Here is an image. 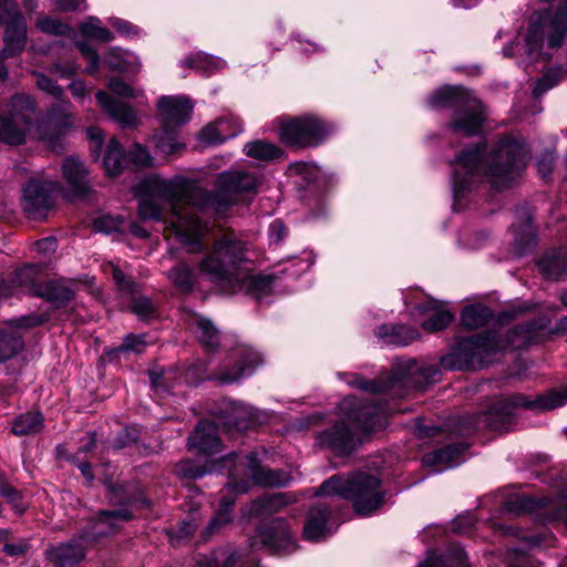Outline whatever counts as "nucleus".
<instances>
[{
  "instance_id": "nucleus-1",
  "label": "nucleus",
  "mask_w": 567,
  "mask_h": 567,
  "mask_svg": "<svg viewBox=\"0 0 567 567\" xmlns=\"http://www.w3.org/2000/svg\"><path fill=\"white\" fill-rule=\"evenodd\" d=\"M256 186V177L240 171L221 173L215 192H207L190 181L166 184L164 193L171 208L172 230L189 252L200 251L206 225L198 214L207 209L224 213L235 203L234 194L254 190Z\"/></svg>"
},
{
  "instance_id": "nucleus-2",
  "label": "nucleus",
  "mask_w": 567,
  "mask_h": 567,
  "mask_svg": "<svg viewBox=\"0 0 567 567\" xmlns=\"http://www.w3.org/2000/svg\"><path fill=\"white\" fill-rule=\"evenodd\" d=\"M526 158L525 144H470L451 163L454 192L461 195L483 179L498 189L511 187Z\"/></svg>"
},
{
  "instance_id": "nucleus-3",
  "label": "nucleus",
  "mask_w": 567,
  "mask_h": 567,
  "mask_svg": "<svg viewBox=\"0 0 567 567\" xmlns=\"http://www.w3.org/2000/svg\"><path fill=\"white\" fill-rule=\"evenodd\" d=\"M198 269L200 275L227 293L241 291L260 299L272 291L274 277L251 274L246 244L233 231L215 239Z\"/></svg>"
},
{
  "instance_id": "nucleus-4",
  "label": "nucleus",
  "mask_w": 567,
  "mask_h": 567,
  "mask_svg": "<svg viewBox=\"0 0 567 567\" xmlns=\"http://www.w3.org/2000/svg\"><path fill=\"white\" fill-rule=\"evenodd\" d=\"M339 409L341 419L316 435V444L337 456L352 454L370 433L386 424L388 410L374 401L348 396L340 402Z\"/></svg>"
},
{
  "instance_id": "nucleus-5",
  "label": "nucleus",
  "mask_w": 567,
  "mask_h": 567,
  "mask_svg": "<svg viewBox=\"0 0 567 567\" xmlns=\"http://www.w3.org/2000/svg\"><path fill=\"white\" fill-rule=\"evenodd\" d=\"M440 370L434 365H422L415 360L398 361L391 373L374 380H365L353 375L349 384L364 392L373 394H389L392 398H402L409 390H424L429 384L439 380Z\"/></svg>"
},
{
  "instance_id": "nucleus-6",
  "label": "nucleus",
  "mask_w": 567,
  "mask_h": 567,
  "mask_svg": "<svg viewBox=\"0 0 567 567\" xmlns=\"http://www.w3.org/2000/svg\"><path fill=\"white\" fill-rule=\"evenodd\" d=\"M561 399L557 394L528 396L513 393L494 401L486 411L468 417L466 432L474 430L504 431L512 423L517 409L539 412L559 408Z\"/></svg>"
},
{
  "instance_id": "nucleus-7",
  "label": "nucleus",
  "mask_w": 567,
  "mask_h": 567,
  "mask_svg": "<svg viewBox=\"0 0 567 567\" xmlns=\"http://www.w3.org/2000/svg\"><path fill=\"white\" fill-rule=\"evenodd\" d=\"M131 518L132 513L127 508L100 512L90 529L85 530L79 539L48 549L45 551L47 557L53 564V567H74L85 556L86 546L84 543L96 542L101 537L116 533L121 527L120 523L127 522Z\"/></svg>"
},
{
  "instance_id": "nucleus-8",
  "label": "nucleus",
  "mask_w": 567,
  "mask_h": 567,
  "mask_svg": "<svg viewBox=\"0 0 567 567\" xmlns=\"http://www.w3.org/2000/svg\"><path fill=\"white\" fill-rule=\"evenodd\" d=\"M547 31V47L551 50L561 48L567 35V0H559L555 10L546 8L532 14L524 38L528 58L542 54Z\"/></svg>"
},
{
  "instance_id": "nucleus-9",
  "label": "nucleus",
  "mask_w": 567,
  "mask_h": 567,
  "mask_svg": "<svg viewBox=\"0 0 567 567\" xmlns=\"http://www.w3.org/2000/svg\"><path fill=\"white\" fill-rule=\"evenodd\" d=\"M380 480L370 474L357 473L343 481L334 475L324 481L318 495H340L353 503V509L360 515H370L383 503V493L380 491Z\"/></svg>"
},
{
  "instance_id": "nucleus-10",
  "label": "nucleus",
  "mask_w": 567,
  "mask_h": 567,
  "mask_svg": "<svg viewBox=\"0 0 567 567\" xmlns=\"http://www.w3.org/2000/svg\"><path fill=\"white\" fill-rule=\"evenodd\" d=\"M502 349V341L494 330L458 340L454 349L441 358L445 370H477L489 364L493 355Z\"/></svg>"
},
{
  "instance_id": "nucleus-11",
  "label": "nucleus",
  "mask_w": 567,
  "mask_h": 567,
  "mask_svg": "<svg viewBox=\"0 0 567 567\" xmlns=\"http://www.w3.org/2000/svg\"><path fill=\"white\" fill-rule=\"evenodd\" d=\"M274 123L279 130V142H323L336 136L339 126L313 114L282 115Z\"/></svg>"
},
{
  "instance_id": "nucleus-12",
  "label": "nucleus",
  "mask_w": 567,
  "mask_h": 567,
  "mask_svg": "<svg viewBox=\"0 0 567 567\" xmlns=\"http://www.w3.org/2000/svg\"><path fill=\"white\" fill-rule=\"evenodd\" d=\"M194 109V101L186 94L162 95L156 102V115L164 137L157 142H178Z\"/></svg>"
},
{
  "instance_id": "nucleus-13",
  "label": "nucleus",
  "mask_w": 567,
  "mask_h": 567,
  "mask_svg": "<svg viewBox=\"0 0 567 567\" xmlns=\"http://www.w3.org/2000/svg\"><path fill=\"white\" fill-rule=\"evenodd\" d=\"M461 107H457L445 123V128L454 136L463 138L477 137L480 142H488L485 138V125L487 111L483 101L476 93Z\"/></svg>"
},
{
  "instance_id": "nucleus-14",
  "label": "nucleus",
  "mask_w": 567,
  "mask_h": 567,
  "mask_svg": "<svg viewBox=\"0 0 567 567\" xmlns=\"http://www.w3.org/2000/svg\"><path fill=\"white\" fill-rule=\"evenodd\" d=\"M59 183L43 177H32L22 189V209L31 219H43L53 206V193Z\"/></svg>"
},
{
  "instance_id": "nucleus-15",
  "label": "nucleus",
  "mask_w": 567,
  "mask_h": 567,
  "mask_svg": "<svg viewBox=\"0 0 567 567\" xmlns=\"http://www.w3.org/2000/svg\"><path fill=\"white\" fill-rule=\"evenodd\" d=\"M475 94L473 89L462 84H443L431 91L423 100L425 109L431 111L453 110V112L470 102Z\"/></svg>"
},
{
  "instance_id": "nucleus-16",
  "label": "nucleus",
  "mask_w": 567,
  "mask_h": 567,
  "mask_svg": "<svg viewBox=\"0 0 567 567\" xmlns=\"http://www.w3.org/2000/svg\"><path fill=\"white\" fill-rule=\"evenodd\" d=\"M244 131L241 118L235 114H223L204 125L196 134V142H227Z\"/></svg>"
},
{
  "instance_id": "nucleus-17",
  "label": "nucleus",
  "mask_w": 567,
  "mask_h": 567,
  "mask_svg": "<svg viewBox=\"0 0 567 567\" xmlns=\"http://www.w3.org/2000/svg\"><path fill=\"white\" fill-rule=\"evenodd\" d=\"M3 27L1 49L4 58H19L25 50L28 44V23L22 12L0 23Z\"/></svg>"
},
{
  "instance_id": "nucleus-18",
  "label": "nucleus",
  "mask_w": 567,
  "mask_h": 567,
  "mask_svg": "<svg viewBox=\"0 0 567 567\" xmlns=\"http://www.w3.org/2000/svg\"><path fill=\"white\" fill-rule=\"evenodd\" d=\"M61 171L72 196L84 197L92 192L91 173L80 157L76 155L65 157Z\"/></svg>"
},
{
  "instance_id": "nucleus-19",
  "label": "nucleus",
  "mask_w": 567,
  "mask_h": 567,
  "mask_svg": "<svg viewBox=\"0 0 567 567\" xmlns=\"http://www.w3.org/2000/svg\"><path fill=\"white\" fill-rule=\"evenodd\" d=\"M241 464L245 466V474L262 487H285L292 481L290 472L261 465L254 453L246 455Z\"/></svg>"
},
{
  "instance_id": "nucleus-20",
  "label": "nucleus",
  "mask_w": 567,
  "mask_h": 567,
  "mask_svg": "<svg viewBox=\"0 0 567 567\" xmlns=\"http://www.w3.org/2000/svg\"><path fill=\"white\" fill-rule=\"evenodd\" d=\"M38 128L42 135L39 142H60L73 128L72 116L53 104L40 120Z\"/></svg>"
},
{
  "instance_id": "nucleus-21",
  "label": "nucleus",
  "mask_w": 567,
  "mask_h": 567,
  "mask_svg": "<svg viewBox=\"0 0 567 567\" xmlns=\"http://www.w3.org/2000/svg\"><path fill=\"white\" fill-rule=\"evenodd\" d=\"M260 544L274 551L290 550L293 539L288 523L282 518L271 519L258 528Z\"/></svg>"
},
{
  "instance_id": "nucleus-22",
  "label": "nucleus",
  "mask_w": 567,
  "mask_h": 567,
  "mask_svg": "<svg viewBox=\"0 0 567 567\" xmlns=\"http://www.w3.org/2000/svg\"><path fill=\"white\" fill-rule=\"evenodd\" d=\"M99 106L117 123L123 130H132L137 126V116L131 105L115 99L106 91L99 90L95 93Z\"/></svg>"
},
{
  "instance_id": "nucleus-23",
  "label": "nucleus",
  "mask_w": 567,
  "mask_h": 567,
  "mask_svg": "<svg viewBox=\"0 0 567 567\" xmlns=\"http://www.w3.org/2000/svg\"><path fill=\"white\" fill-rule=\"evenodd\" d=\"M187 441L190 451L205 455L219 453L223 446L217 425L208 420L199 421Z\"/></svg>"
},
{
  "instance_id": "nucleus-24",
  "label": "nucleus",
  "mask_w": 567,
  "mask_h": 567,
  "mask_svg": "<svg viewBox=\"0 0 567 567\" xmlns=\"http://www.w3.org/2000/svg\"><path fill=\"white\" fill-rule=\"evenodd\" d=\"M260 363L261 357L258 352L250 349H244L240 351L238 360L234 367L229 369L221 368L209 377V379L216 380L223 384H230L243 378L251 375L255 368Z\"/></svg>"
},
{
  "instance_id": "nucleus-25",
  "label": "nucleus",
  "mask_w": 567,
  "mask_h": 567,
  "mask_svg": "<svg viewBox=\"0 0 567 567\" xmlns=\"http://www.w3.org/2000/svg\"><path fill=\"white\" fill-rule=\"evenodd\" d=\"M537 269L545 280L560 281L567 276V248L554 247L537 260Z\"/></svg>"
},
{
  "instance_id": "nucleus-26",
  "label": "nucleus",
  "mask_w": 567,
  "mask_h": 567,
  "mask_svg": "<svg viewBox=\"0 0 567 567\" xmlns=\"http://www.w3.org/2000/svg\"><path fill=\"white\" fill-rule=\"evenodd\" d=\"M546 322L543 319H534L513 327L506 334L507 343L516 349L525 348L544 340Z\"/></svg>"
},
{
  "instance_id": "nucleus-27",
  "label": "nucleus",
  "mask_w": 567,
  "mask_h": 567,
  "mask_svg": "<svg viewBox=\"0 0 567 567\" xmlns=\"http://www.w3.org/2000/svg\"><path fill=\"white\" fill-rule=\"evenodd\" d=\"M331 514L328 505H317L309 509L303 526V537L308 540H319L328 534L327 522Z\"/></svg>"
},
{
  "instance_id": "nucleus-28",
  "label": "nucleus",
  "mask_w": 567,
  "mask_h": 567,
  "mask_svg": "<svg viewBox=\"0 0 567 567\" xmlns=\"http://www.w3.org/2000/svg\"><path fill=\"white\" fill-rule=\"evenodd\" d=\"M34 295L49 301L53 307H64L74 296V291L62 281H48L34 289Z\"/></svg>"
},
{
  "instance_id": "nucleus-29",
  "label": "nucleus",
  "mask_w": 567,
  "mask_h": 567,
  "mask_svg": "<svg viewBox=\"0 0 567 567\" xmlns=\"http://www.w3.org/2000/svg\"><path fill=\"white\" fill-rule=\"evenodd\" d=\"M223 60L205 52H197L179 62L184 69L193 70L200 75L210 76L221 68Z\"/></svg>"
},
{
  "instance_id": "nucleus-30",
  "label": "nucleus",
  "mask_w": 567,
  "mask_h": 567,
  "mask_svg": "<svg viewBox=\"0 0 567 567\" xmlns=\"http://www.w3.org/2000/svg\"><path fill=\"white\" fill-rule=\"evenodd\" d=\"M463 443L450 444L442 449L425 454L422 458L424 466L451 467L456 464V458L465 451Z\"/></svg>"
},
{
  "instance_id": "nucleus-31",
  "label": "nucleus",
  "mask_w": 567,
  "mask_h": 567,
  "mask_svg": "<svg viewBox=\"0 0 567 567\" xmlns=\"http://www.w3.org/2000/svg\"><path fill=\"white\" fill-rule=\"evenodd\" d=\"M93 228L95 231L104 234L130 230L136 237H142V228L137 224L112 215H103L96 218Z\"/></svg>"
},
{
  "instance_id": "nucleus-32",
  "label": "nucleus",
  "mask_w": 567,
  "mask_h": 567,
  "mask_svg": "<svg viewBox=\"0 0 567 567\" xmlns=\"http://www.w3.org/2000/svg\"><path fill=\"white\" fill-rule=\"evenodd\" d=\"M296 499V496L291 493L278 492L265 494L254 502V509L260 515L272 514L295 503Z\"/></svg>"
},
{
  "instance_id": "nucleus-33",
  "label": "nucleus",
  "mask_w": 567,
  "mask_h": 567,
  "mask_svg": "<svg viewBox=\"0 0 567 567\" xmlns=\"http://www.w3.org/2000/svg\"><path fill=\"white\" fill-rule=\"evenodd\" d=\"M419 567H468V565L464 549L455 546L440 556L430 554Z\"/></svg>"
},
{
  "instance_id": "nucleus-34",
  "label": "nucleus",
  "mask_w": 567,
  "mask_h": 567,
  "mask_svg": "<svg viewBox=\"0 0 567 567\" xmlns=\"http://www.w3.org/2000/svg\"><path fill=\"white\" fill-rule=\"evenodd\" d=\"M378 336L380 338L386 339L388 343L395 346H408L413 340L417 339L419 332L415 328L405 324H383L379 328Z\"/></svg>"
},
{
  "instance_id": "nucleus-35",
  "label": "nucleus",
  "mask_w": 567,
  "mask_h": 567,
  "mask_svg": "<svg viewBox=\"0 0 567 567\" xmlns=\"http://www.w3.org/2000/svg\"><path fill=\"white\" fill-rule=\"evenodd\" d=\"M493 318V311L483 305L466 306L461 315L463 326L471 330L486 326Z\"/></svg>"
},
{
  "instance_id": "nucleus-36",
  "label": "nucleus",
  "mask_w": 567,
  "mask_h": 567,
  "mask_svg": "<svg viewBox=\"0 0 567 567\" xmlns=\"http://www.w3.org/2000/svg\"><path fill=\"white\" fill-rule=\"evenodd\" d=\"M199 526L198 512L189 513L184 519L172 526L167 530L169 540L173 545H179L183 540L187 539L197 530Z\"/></svg>"
},
{
  "instance_id": "nucleus-37",
  "label": "nucleus",
  "mask_w": 567,
  "mask_h": 567,
  "mask_svg": "<svg viewBox=\"0 0 567 567\" xmlns=\"http://www.w3.org/2000/svg\"><path fill=\"white\" fill-rule=\"evenodd\" d=\"M128 162L130 158L124 152L122 144H107L103 157V165L109 175L116 176L121 174Z\"/></svg>"
},
{
  "instance_id": "nucleus-38",
  "label": "nucleus",
  "mask_w": 567,
  "mask_h": 567,
  "mask_svg": "<svg viewBox=\"0 0 567 567\" xmlns=\"http://www.w3.org/2000/svg\"><path fill=\"white\" fill-rule=\"evenodd\" d=\"M44 419L40 412H27L14 419L12 432L16 435H32L43 429Z\"/></svg>"
},
{
  "instance_id": "nucleus-39",
  "label": "nucleus",
  "mask_w": 567,
  "mask_h": 567,
  "mask_svg": "<svg viewBox=\"0 0 567 567\" xmlns=\"http://www.w3.org/2000/svg\"><path fill=\"white\" fill-rule=\"evenodd\" d=\"M256 421L255 411L241 403H235L231 406V412L227 419V426L229 430L245 431L249 429Z\"/></svg>"
},
{
  "instance_id": "nucleus-40",
  "label": "nucleus",
  "mask_w": 567,
  "mask_h": 567,
  "mask_svg": "<svg viewBox=\"0 0 567 567\" xmlns=\"http://www.w3.org/2000/svg\"><path fill=\"white\" fill-rule=\"evenodd\" d=\"M151 388L156 393L168 392L176 384L178 372L174 369L164 370L163 368L154 367L148 371Z\"/></svg>"
},
{
  "instance_id": "nucleus-41",
  "label": "nucleus",
  "mask_w": 567,
  "mask_h": 567,
  "mask_svg": "<svg viewBox=\"0 0 567 567\" xmlns=\"http://www.w3.org/2000/svg\"><path fill=\"white\" fill-rule=\"evenodd\" d=\"M196 337L200 344L208 350H215L219 347V331L214 323L205 318H196Z\"/></svg>"
},
{
  "instance_id": "nucleus-42",
  "label": "nucleus",
  "mask_w": 567,
  "mask_h": 567,
  "mask_svg": "<svg viewBox=\"0 0 567 567\" xmlns=\"http://www.w3.org/2000/svg\"><path fill=\"white\" fill-rule=\"evenodd\" d=\"M244 153L257 162H274L284 156V151L276 144H245Z\"/></svg>"
},
{
  "instance_id": "nucleus-43",
  "label": "nucleus",
  "mask_w": 567,
  "mask_h": 567,
  "mask_svg": "<svg viewBox=\"0 0 567 567\" xmlns=\"http://www.w3.org/2000/svg\"><path fill=\"white\" fill-rule=\"evenodd\" d=\"M548 498H535L527 495H516L507 502L508 509L517 515L532 514L542 509L548 503Z\"/></svg>"
},
{
  "instance_id": "nucleus-44",
  "label": "nucleus",
  "mask_w": 567,
  "mask_h": 567,
  "mask_svg": "<svg viewBox=\"0 0 567 567\" xmlns=\"http://www.w3.org/2000/svg\"><path fill=\"white\" fill-rule=\"evenodd\" d=\"M27 142L23 132L18 127L14 113L0 114V142Z\"/></svg>"
},
{
  "instance_id": "nucleus-45",
  "label": "nucleus",
  "mask_w": 567,
  "mask_h": 567,
  "mask_svg": "<svg viewBox=\"0 0 567 567\" xmlns=\"http://www.w3.org/2000/svg\"><path fill=\"white\" fill-rule=\"evenodd\" d=\"M40 271L38 265H27L18 269L12 276V284L17 287L29 288L30 292L34 295V289L43 284H37V276Z\"/></svg>"
},
{
  "instance_id": "nucleus-46",
  "label": "nucleus",
  "mask_w": 567,
  "mask_h": 567,
  "mask_svg": "<svg viewBox=\"0 0 567 567\" xmlns=\"http://www.w3.org/2000/svg\"><path fill=\"white\" fill-rule=\"evenodd\" d=\"M38 29L49 35L65 37L72 31V28L61 20L52 17H42L37 20Z\"/></svg>"
},
{
  "instance_id": "nucleus-47",
  "label": "nucleus",
  "mask_w": 567,
  "mask_h": 567,
  "mask_svg": "<svg viewBox=\"0 0 567 567\" xmlns=\"http://www.w3.org/2000/svg\"><path fill=\"white\" fill-rule=\"evenodd\" d=\"M175 474L181 478L196 480L200 478L212 470L206 466L198 465L193 460H183L175 465Z\"/></svg>"
},
{
  "instance_id": "nucleus-48",
  "label": "nucleus",
  "mask_w": 567,
  "mask_h": 567,
  "mask_svg": "<svg viewBox=\"0 0 567 567\" xmlns=\"http://www.w3.org/2000/svg\"><path fill=\"white\" fill-rule=\"evenodd\" d=\"M171 279L173 282L178 286L184 291H190L194 282L195 275L190 267L187 265L181 264L174 267L171 272Z\"/></svg>"
},
{
  "instance_id": "nucleus-49",
  "label": "nucleus",
  "mask_w": 567,
  "mask_h": 567,
  "mask_svg": "<svg viewBox=\"0 0 567 567\" xmlns=\"http://www.w3.org/2000/svg\"><path fill=\"white\" fill-rule=\"evenodd\" d=\"M514 243L518 255H524L533 249L537 244L534 229L529 225H526L522 230H515Z\"/></svg>"
},
{
  "instance_id": "nucleus-50",
  "label": "nucleus",
  "mask_w": 567,
  "mask_h": 567,
  "mask_svg": "<svg viewBox=\"0 0 567 567\" xmlns=\"http://www.w3.org/2000/svg\"><path fill=\"white\" fill-rule=\"evenodd\" d=\"M22 347L20 337L0 332V362L12 358Z\"/></svg>"
},
{
  "instance_id": "nucleus-51",
  "label": "nucleus",
  "mask_w": 567,
  "mask_h": 567,
  "mask_svg": "<svg viewBox=\"0 0 567 567\" xmlns=\"http://www.w3.org/2000/svg\"><path fill=\"white\" fill-rule=\"evenodd\" d=\"M76 49L81 55L87 60V73L94 74L100 68L101 58L99 52L86 40H80L75 43Z\"/></svg>"
},
{
  "instance_id": "nucleus-52",
  "label": "nucleus",
  "mask_w": 567,
  "mask_h": 567,
  "mask_svg": "<svg viewBox=\"0 0 567 567\" xmlns=\"http://www.w3.org/2000/svg\"><path fill=\"white\" fill-rule=\"evenodd\" d=\"M453 319L454 315L450 311L439 310L423 322V328L430 332H435L446 328Z\"/></svg>"
},
{
  "instance_id": "nucleus-53",
  "label": "nucleus",
  "mask_w": 567,
  "mask_h": 567,
  "mask_svg": "<svg viewBox=\"0 0 567 567\" xmlns=\"http://www.w3.org/2000/svg\"><path fill=\"white\" fill-rule=\"evenodd\" d=\"M563 79V74L560 72V70H557V71H548L546 73H544V75L537 80L535 86H534V90H533V93L534 95H540L545 92H547L548 90L555 87L556 85H558L560 83Z\"/></svg>"
},
{
  "instance_id": "nucleus-54",
  "label": "nucleus",
  "mask_w": 567,
  "mask_h": 567,
  "mask_svg": "<svg viewBox=\"0 0 567 567\" xmlns=\"http://www.w3.org/2000/svg\"><path fill=\"white\" fill-rule=\"evenodd\" d=\"M107 89L114 95L120 97L132 99L134 97V89L126 83L121 76H111L106 83Z\"/></svg>"
},
{
  "instance_id": "nucleus-55",
  "label": "nucleus",
  "mask_w": 567,
  "mask_h": 567,
  "mask_svg": "<svg viewBox=\"0 0 567 567\" xmlns=\"http://www.w3.org/2000/svg\"><path fill=\"white\" fill-rule=\"evenodd\" d=\"M37 85L41 91L47 92L56 100L62 101L64 97L63 87L59 85L55 80L45 74H40L38 76Z\"/></svg>"
},
{
  "instance_id": "nucleus-56",
  "label": "nucleus",
  "mask_w": 567,
  "mask_h": 567,
  "mask_svg": "<svg viewBox=\"0 0 567 567\" xmlns=\"http://www.w3.org/2000/svg\"><path fill=\"white\" fill-rule=\"evenodd\" d=\"M555 163V150H546L543 155L537 158L536 165L543 178L550 175Z\"/></svg>"
},
{
  "instance_id": "nucleus-57",
  "label": "nucleus",
  "mask_w": 567,
  "mask_h": 567,
  "mask_svg": "<svg viewBox=\"0 0 567 567\" xmlns=\"http://www.w3.org/2000/svg\"><path fill=\"white\" fill-rule=\"evenodd\" d=\"M228 523H230V515L227 513V511L218 509L216 515L208 523L205 534L212 535L214 533H217L219 529H221Z\"/></svg>"
},
{
  "instance_id": "nucleus-58",
  "label": "nucleus",
  "mask_w": 567,
  "mask_h": 567,
  "mask_svg": "<svg viewBox=\"0 0 567 567\" xmlns=\"http://www.w3.org/2000/svg\"><path fill=\"white\" fill-rule=\"evenodd\" d=\"M0 494L6 497L14 508H17L19 512H23V508L19 506L20 492L18 489L8 483L0 481Z\"/></svg>"
},
{
  "instance_id": "nucleus-59",
  "label": "nucleus",
  "mask_w": 567,
  "mask_h": 567,
  "mask_svg": "<svg viewBox=\"0 0 567 567\" xmlns=\"http://www.w3.org/2000/svg\"><path fill=\"white\" fill-rule=\"evenodd\" d=\"M20 12L21 10L16 0H0V23H6L8 19Z\"/></svg>"
},
{
  "instance_id": "nucleus-60",
  "label": "nucleus",
  "mask_w": 567,
  "mask_h": 567,
  "mask_svg": "<svg viewBox=\"0 0 567 567\" xmlns=\"http://www.w3.org/2000/svg\"><path fill=\"white\" fill-rule=\"evenodd\" d=\"M288 234L287 227L279 219L274 220L269 226V236L275 244L281 243Z\"/></svg>"
},
{
  "instance_id": "nucleus-61",
  "label": "nucleus",
  "mask_w": 567,
  "mask_h": 567,
  "mask_svg": "<svg viewBox=\"0 0 567 567\" xmlns=\"http://www.w3.org/2000/svg\"><path fill=\"white\" fill-rule=\"evenodd\" d=\"M114 280L117 282L120 290L127 296L134 293L135 284L125 277L124 272L120 269L113 271Z\"/></svg>"
},
{
  "instance_id": "nucleus-62",
  "label": "nucleus",
  "mask_w": 567,
  "mask_h": 567,
  "mask_svg": "<svg viewBox=\"0 0 567 567\" xmlns=\"http://www.w3.org/2000/svg\"><path fill=\"white\" fill-rule=\"evenodd\" d=\"M142 344V339L140 336L128 334L125 337L123 343L117 347L114 351L118 353H125L128 351L140 352V346Z\"/></svg>"
},
{
  "instance_id": "nucleus-63",
  "label": "nucleus",
  "mask_w": 567,
  "mask_h": 567,
  "mask_svg": "<svg viewBox=\"0 0 567 567\" xmlns=\"http://www.w3.org/2000/svg\"><path fill=\"white\" fill-rule=\"evenodd\" d=\"M34 250L42 255H50L56 250V239L47 237L34 244Z\"/></svg>"
},
{
  "instance_id": "nucleus-64",
  "label": "nucleus",
  "mask_w": 567,
  "mask_h": 567,
  "mask_svg": "<svg viewBox=\"0 0 567 567\" xmlns=\"http://www.w3.org/2000/svg\"><path fill=\"white\" fill-rule=\"evenodd\" d=\"M12 106L14 109L20 107L21 110L32 112L35 109V102L29 95L14 94L12 97Z\"/></svg>"
}]
</instances>
